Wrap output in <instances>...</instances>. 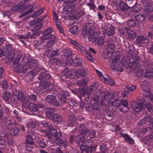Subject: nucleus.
Listing matches in <instances>:
<instances>
[{
	"label": "nucleus",
	"instance_id": "f704fd0d",
	"mask_svg": "<svg viewBox=\"0 0 153 153\" xmlns=\"http://www.w3.org/2000/svg\"><path fill=\"white\" fill-rule=\"evenodd\" d=\"M30 103L29 100L28 99V98L25 97L23 101L22 106L23 108L27 110L29 105H30Z\"/></svg>",
	"mask_w": 153,
	"mask_h": 153
},
{
	"label": "nucleus",
	"instance_id": "774afa93",
	"mask_svg": "<svg viewBox=\"0 0 153 153\" xmlns=\"http://www.w3.org/2000/svg\"><path fill=\"white\" fill-rule=\"evenodd\" d=\"M41 123L43 126L45 127H49V126H51L50 123H49L46 120H45L42 121L41 122Z\"/></svg>",
	"mask_w": 153,
	"mask_h": 153
},
{
	"label": "nucleus",
	"instance_id": "2f4dec72",
	"mask_svg": "<svg viewBox=\"0 0 153 153\" xmlns=\"http://www.w3.org/2000/svg\"><path fill=\"white\" fill-rule=\"evenodd\" d=\"M52 62L54 64H56L57 65L59 66H63V63L62 61L59 59L53 58L51 60Z\"/></svg>",
	"mask_w": 153,
	"mask_h": 153
},
{
	"label": "nucleus",
	"instance_id": "a18cd8bd",
	"mask_svg": "<svg viewBox=\"0 0 153 153\" xmlns=\"http://www.w3.org/2000/svg\"><path fill=\"white\" fill-rule=\"evenodd\" d=\"M25 141L27 144H34L33 138L31 136L29 135H28L27 136Z\"/></svg>",
	"mask_w": 153,
	"mask_h": 153
},
{
	"label": "nucleus",
	"instance_id": "de8ad7c7",
	"mask_svg": "<svg viewBox=\"0 0 153 153\" xmlns=\"http://www.w3.org/2000/svg\"><path fill=\"white\" fill-rule=\"evenodd\" d=\"M10 94L9 92H5L2 96V99L6 102L10 98Z\"/></svg>",
	"mask_w": 153,
	"mask_h": 153
},
{
	"label": "nucleus",
	"instance_id": "c85d7f7f",
	"mask_svg": "<svg viewBox=\"0 0 153 153\" xmlns=\"http://www.w3.org/2000/svg\"><path fill=\"white\" fill-rule=\"evenodd\" d=\"M31 64H32L34 66V69H36L37 71H39V69L41 68V67L38 65V60L35 59H32L30 62Z\"/></svg>",
	"mask_w": 153,
	"mask_h": 153
},
{
	"label": "nucleus",
	"instance_id": "0e129e2a",
	"mask_svg": "<svg viewBox=\"0 0 153 153\" xmlns=\"http://www.w3.org/2000/svg\"><path fill=\"white\" fill-rule=\"evenodd\" d=\"M30 32H28L26 34L22 35L19 36V39H27L28 38L30 35Z\"/></svg>",
	"mask_w": 153,
	"mask_h": 153
},
{
	"label": "nucleus",
	"instance_id": "ea45409f",
	"mask_svg": "<svg viewBox=\"0 0 153 153\" xmlns=\"http://www.w3.org/2000/svg\"><path fill=\"white\" fill-rule=\"evenodd\" d=\"M37 125V120H31L27 123V125L29 128H34Z\"/></svg>",
	"mask_w": 153,
	"mask_h": 153
},
{
	"label": "nucleus",
	"instance_id": "13d9d810",
	"mask_svg": "<svg viewBox=\"0 0 153 153\" xmlns=\"http://www.w3.org/2000/svg\"><path fill=\"white\" fill-rule=\"evenodd\" d=\"M78 29L77 27L75 25H74L70 29V32L72 34H75L77 31Z\"/></svg>",
	"mask_w": 153,
	"mask_h": 153
},
{
	"label": "nucleus",
	"instance_id": "c03bdc74",
	"mask_svg": "<svg viewBox=\"0 0 153 153\" xmlns=\"http://www.w3.org/2000/svg\"><path fill=\"white\" fill-rule=\"evenodd\" d=\"M68 103L71 106L73 107H76L77 105V103L73 99L71 98H69Z\"/></svg>",
	"mask_w": 153,
	"mask_h": 153
},
{
	"label": "nucleus",
	"instance_id": "6ab92c4d",
	"mask_svg": "<svg viewBox=\"0 0 153 153\" xmlns=\"http://www.w3.org/2000/svg\"><path fill=\"white\" fill-rule=\"evenodd\" d=\"M152 118L151 116H147L140 120L138 123V124L141 125L149 123H150V122L152 120Z\"/></svg>",
	"mask_w": 153,
	"mask_h": 153
},
{
	"label": "nucleus",
	"instance_id": "bf43d9fd",
	"mask_svg": "<svg viewBox=\"0 0 153 153\" xmlns=\"http://www.w3.org/2000/svg\"><path fill=\"white\" fill-rule=\"evenodd\" d=\"M143 71L140 69H137L135 72L136 76L138 77H140L143 74Z\"/></svg>",
	"mask_w": 153,
	"mask_h": 153
},
{
	"label": "nucleus",
	"instance_id": "37998d69",
	"mask_svg": "<svg viewBox=\"0 0 153 153\" xmlns=\"http://www.w3.org/2000/svg\"><path fill=\"white\" fill-rule=\"evenodd\" d=\"M136 36V33L133 30H131L128 32V37L130 39L135 38Z\"/></svg>",
	"mask_w": 153,
	"mask_h": 153
},
{
	"label": "nucleus",
	"instance_id": "412c9836",
	"mask_svg": "<svg viewBox=\"0 0 153 153\" xmlns=\"http://www.w3.org/2000/svg\"><path fill=\"white\" fill-rule=\"evenodd\" d=\"M84 97V102L85 103L89 104L91 101V99L90 97L88 94L86 93L85 92L83 93L82 97V99Z\"/></svg>",
	"mask_w": 153,
	"mask_h": 153
},
{
	"label": "nucleus",
	"instance_id": "864d4df0",
	"mask_svg": "<svg viewBox=\"0 0 153 153\" xmlns=\"http://www.w3.org/2000/svg\"><path fill=\"white\" fill-rule=\"evenodd\" d=\"M129 109V107L127 106H121L119 108V110L122 112L123 113H124L128 111Z\"/></svg>",
	"mask_w": 153,
	"mask_h": 153
},
{
	"label": "nucleus",
	"instance_id": "b1692460",
	"mask_svg": "<svg viewBox=\"0 0 153 153\" xmlns=\"http://www.w3.org/2000/svg\"><path fill=\"white\" fill-rule=\"evenodd\" d=\"M80 149L82 150L81 153H91L92 148L79 146Z\"/></svg>",
	"mask_w": 153,
	"mask_h": 153
},
{
	"label": "nucleus",
	"instance_id": "39448f33",
	"mask_svg": "<svg viewBox=\"0 0 153 153\" xmlns=\"http://www.w3.org/2000/svg\"><path fill=\"white\" fill-rule=\"evenodd\" d=\"M23 97V93L22 92H20L16 94L14 93L12 96L11 102L15 104H16L19 101L22 100Z\"/></svg>",
	"mask_w": 153,
	"mask_h": 153
},
{
	"label": "nucleus",
	"instance_id": "0eeeda50",
	"mask_svg": "<svg viewBox=\"0 0 153 153\" xmlns=\"http://www.w3.org/2000/svg\"><path fill=\"white\" fill-rule=\"evenodd\" d=\"M110 68L113 71L119 65L120 60L117 56H113L110 59Z\"/></svg>",
	"mask_w": 153,
	"mask_h": 153
},
{
	"label": "nucleus",
	"instance_id": "423d86ee",
	"mask_svg": "<svg viewBox=\"0 0 153 153\" xmlns=\"http://www.w3.org/2000/svg\"><path fill=\"white\" fill-rule=\"evenodd\" d=\"M99 35V32L95 31L94 30L89 28L88 33V38L89 41L94 42Z\"/></svg>",
	"mask_w": 153,
	"mask_h": 153
},
{
	"label": "nucleus",
	"instance_id": "20e7f679",
	"mask_svg": "<svg viewBox=\"0 0 153 153\" xmlns=\"http://www.w3.org/2000/svg\"><path fill=\"white\" fill-rule=\"evenodd\" d=\"M99 84L97 82H94L88 88V91L89 94L93 93L95 91H96V94L97 97H99L101 91L100 89H97V88Z\"/></svg>",
	"mask_w": 153,
	"mask_h": 153
},
{
	"label": "nucleus",
	"instance_id": "7ed1b4c3",
	"mask_svg": "<svg viewBox=\"0 0 153 153\" xmlns=\"http://www.w3.org/2000/svg\"><path fill=\"white\" fill-rule=\"evenodd\" d=\"M39 69V71L41 72V73L38 77L39 79L40 80L41 82L48 81V80L51 78V75L48 74H45L47 71L44 68L42 67Z\"/></svg>",
	"mask_w": 153,
	"mask_h": 153
},
{
	"label": "nucleus",
	"instance_id": "a19ab883",
	"mask_svg": "<svg viewBox=\"0 0 153 153\" xmlns=\"http://www.w3.org/2000/svg\"><path fill=\"white\" fill-rule=\"evenodd\" d=\"M144 11L147 13H149L152 12L153 11V5H148L145 7Z\"/></svg>",
	"mask_w": 153,
	"mask_h": 153
},
{
	"label": "nucleus",
	"instance_id": "3c124183",
	"mask_svg": "<svg viewBox=\"0 0 153 153\" xmlns=\"http://www.w3.org/2000/svg\"><path fill=\"white\" fill-rule=\"evenodd\" d=\"M104 82L105 83L111 85H113L115 84L114 81L110 79H106L104 77Z\"/></svg>",
	"mask_w": 153,
	"mask_h": 153
},
{
	"label": "nucleus",
	"instance_id": "9b49d317",
	"mask_svg": "<svg viewBox=\"0 0 153 153\" xmlns=\"http://www.w3.org/2000/svg\"><path fill=\"white\" fill-rule=\"evenodd\" d=\"M69 94L68 92L65 91H63L61 92L60 94L58 96L59 98L61 101V102L62 103H64L67 101L66 97L69 95Z\"/></svg>",
	"mask_w": 153,
	"mask_h": 153
},
{
	"label": "nucleus",
	"instance_id": "1a4fd4ad",
	"mask_svg": "<svg viewBox=\"0 0 153 153\" xmlns=\"http://www.w3.org/2000/svg\"><path fill=\"white\" fill-rule=\"evenodd\" d=\"M68 40L70 43L73 45L75 46L77 50L80 51L81 52H83V51H85V49L84 47L76 41L73 40L71 39H69Z\"/></svg>",
	"mask_w": 153,
	"mask_h": 153
},
{
	"label": "nucleus",
	"instance_id": "f03ea898",
	"mask_svg": "<svg viewBox=\"0 0 153 153\" xmlns=\"http://www.w3.org/2000/svg\"><path fill=\"white\" fill-rule=\"evenodd\" d=\"M33 6L32 5H29L26 7V5L25 4H18L13 6L11 10L12 11L19 12L20 13H23L22 14L25 15L32 12L33 10Z\"/></svg>",
	"mask_w": 153,
	"mask_h": 153
},
{
	"label": "nucleus",
	"instance_id": "49530a36",
	"mask_svg": "<svg viewBox=\"0 0 153 153\" xmlns=\"http://www.w3.org/2000/svg\"><path fill=\"white\" fill-rule=\"evenodd\" d=\"M19 132V128L17 127L12 128L10 131V134L12 136H14L17 134Z\"/></svg>",
	"mask_w": 153,
	"mask_h": 153
},
{
	"label": "nucleus",
	"instance_id": "052dcab7",
	"mask_svg": "<svg viewBox=\"0 0 153 153\" xmlns=\"http://www.w3.org/2000/svg\"><path fill=\"white\" fill-rule=\"evenodd\" d=\"M86 56L88 59L91 62H93L94 60V58L91 53L88 52H86Z\"/></svg>",
	"mask_w": 153,
	"mask_h": 153
},
{
	"label": "nucleus",
	"instance_id": "2eb2a0df",
	"mask_svg": "<svg viewBox=\"0 0 153 153\" xmlns=\"http://www.w3.org/2000/svg\"><path fill=\"white\" fill-rule=\"evenodd\" d=\"M112 41V40L110 39L108 42H107L108 44L106 48L107 50V52L108 53H109L110 54L113 53L115 49V46L114 43L111 42Z\"/></svg>",
	"mask_w": 153,
	"mask_h": 153
},
{
	"label": "nucleus",
	"instance_id": "4468645a",
	"mask_svg": "<svg viewBox=\"0 0 153 153\" xmlns=\"http://www.w3.org/2000/svg\"><path fill=\"white\" fill-rule=\"evenodd\" d=\"M136 42L139 44H145L149 42L148 39L143 36H138L136 40Z\"/></svg>",
	"mask_w": 153,
	"mask_h": 153
},
{
	"label": "nucleus",
	"instance_id": "a878e982",
	"mask_svg": "<svg viewBox=\"0 0 153 153\" xmlns=\"http://www.w3.org/2000/svg\"><path fill=\"white\" fill-rule=\"evenodd\" d=\"M121 135L124 137L125 140L127 143L132 144L134 143L132 139L127 134L121 133Z\"/></svg>",
	"mask_w": 153,
	"mask_h": 153
},
{
	"label": "nucleus",
	"instance_id": "cd10ccee",
	"mask_svg": "<svg viewBox=\"0 0 153 153\" xmlns=\"http://www.w3.org/2000/svg\"><path fill=\"white\" fill-rule=\"evenodd\" d=\"M94 42L99 45H103L105 42L104 38L103 36H101L98 38H97Z\"/></svg>",
	"mask_w": 153,
	"mask_h": 153
},
{
	"label": "nucleus",
	"instance_id": "79ce46f5",
	"mask_svg": "<svg viewBox=\"0 0 153 153\" xmlns=\"http://www.w3.org/2000/svg\"><path fill=\"white\" fill-rule=\"evenodd\" d=\"M126 88L128 90H125V93L126 94H128V91H134L136 89V86L135 85H131L126 86Z\"/></svg>",
	"mask_w": 153,
	"mask_h": 153
},
{
	"label": "nucleus",
	"instance_id": "c9c22d12",
	"mask_svg": "<svg viewBox=\"0 0 153 153\" xmlns=\"http://www.w3.org/2000/svg\"><path fill=\"white\" fill-rule=\"evenodd\" d=\"M100 150L101 153H108L107 147L105 143H102L100 145Z\"/></svg>",
	"mask_w": 153,
	"mask_h": 153
},
{
	"label": "nucleus",
	"instance_id": "680f3d73",
	"mask_svg": "<svg viewBox=\"0 0 153 153\" xmlns=\"http://www.w3.org/2000/svg\"><path fill=\"white\" fill-rule=\"evenodd\" d=\"M88 132H89L88 136L91 138H93L95 137L96 135V132L94 131L91 130L89 131L88 130Z\"/></svg>",
	"mask_w": 153,
	"mask_h": 153
},
{
	"label": "nucleus",
	"instance_id": "72a5a7b5",
	"mask_svg": "<svg viewBox=\"0 0 153 153\" xmlns=\"http://www.w3.org/2000/svg\"><path fill=\"white\" fill-rule=\"evenodd\" d=\"M61 147H66L68 146V142L65 140H62V139L59 140L58 141L55 142Z\"/></svg>",
	"mask_w": 153,
	"mask_h": 153
},
{
	"label": "nucleus",
	"instance_id": "338daca9",
	"mask_svg": "<svg viewBox=\"0 0 153 153\" xmlns=\"http://www.w3.org/2000/svg\"><path fill=\"white\" fill-rule=\"evenodd\" d=\"M75 124L69 119V120H67L65 122L64 125L65 126H70L74 125Z\"/></svg>",
	"mask_w": 153,
	"mask_h": 153
},
{
	"label": "nucleus",
	"instance_id": "4d7b16f0",
	"mask_svg": "<svg viewBox=\"0 0 153 153\" xmlns=\"http://www.w3.org/2000/svg\"><path fill=\"white\" fill-rule=\"evenodd\" d=\"M1 86L2 88L4 90L7 89L8 87V84L7 81L4 80L2 81Z\"/></svg>",
	"mask_w": 153,
	"mask_h": 153
},
{
	"label": "nucleus",
	"instance_id": "8fccbe9b",
	"mask_svg": "<svg viewBox=\"0 0 153 153\" xmlns=\"http://www.w3.org/2000/svg\"><path fill=\"white\" fill-rule=\"evenodd\" d=\"M136 24V21L134 19H130L127 22L128 25L130 27H133Z\"/></svg>",
	"mask_w": 153,
	"mask_h": 153
},
{
	"label": "nucleus",
	"instance_id": "6e6552de",
	"mask_svg": "<svg viewBox=\"0 0 153 153\" xmlns=\"http://www.w3.org/2000/svg\"><path fill=\"white\" fill-rule=\"evenodd\" d=\"M52 32V29L50 27H48L45 30L44 33H43L44 34L46 35V36H48V37L52 39L49 42V44L50 45H52L54 43V41L53 39L55 38V36L52 35L51 34Z\"/></svg>",
	"mask_w": 153,
	"mask_h": 153
},
{
	"label": "nucleus",
	"instance_id": "e2e57ef3",
	"mask_svg": "<svg viewBox=\"0 0 153 153\" xmlns=\"http://www.w3.org/2000/svg\"><path fill=\"white\" fill-rule=\"evenodd\" d=\"M27 98H28V99L29 100H31L34 101H36L37 98L36 96L34 94H32L30 95H29Z\"/></svg>",
	"mask_w": 153,
	"mask_h": 153
},
{
	"label": "nucleus",
	"instance_id": "9d476101",
	"mask_svg": "<svg viewBox=\"0 0 153 153\" xmlns=\"http://www.w3.org/2000/svg\"><path fill=\"white\" fill-rule=\"evenodd\" d=\"M143 103H140L135 102H133L131 103V108L134 111L136 112H138L140 111L143 107Z\"/></svg>",
	"mask_w": 153,
	"mask_h": 153
},
{
	"label": "nucleus",
	"instance_id": "69168bd1",
	"mask_svg": "<svg viewBox=\"0 0 153 153\" xmlns=\"http://www.w3.org/2000/svg\"><path fill=\"white\" fill-rule=\"evenodd\" d=\"M146 105L148 111L150 113L153 112V107L151 104L147 103Z\"/></svg>",
	"mask_w": 153,
	"mask_h": 153
},
{
	"label": "nucleus",
	"instance_id": "a211bd4d",
	"mask_svg": "<svg viewBox=\"0 0 153 153\" xmlns=\"http://www.w3.org/2000/svg\"><path fill=\"white\" fill-rule=\"evenodd\" d=\"M52 118L53 120L57 123H61L63 120L62 116L58 114H54L52 116Z\"/></svg>",
	"mask_w": 153,
	"mask_h": 153
},
{
	"label": "nucleus",
	"instance_id": "473e14b6",
	"mask_svg": "<svg viewBox=\"0 0 153 153\" xmlns=\"http://www.w3.org/2000/svg\"><path fill=\"white\" fill-rule=\"evenodd\" d=\"M27 110H29L31 111L36 112L37 111L38 108L36 105L32 103H30V105H29Z\"/></svg>",
	"mask_w": 153,
	"mask_h": 153
},
{
	"label": "nucleus",
	"instance_id": "7c9ffc66",
	"mask_svg": "<svg viewBox=\"0 0 153 153\" xmlns=\"http://www.w3.org/2000/svg\"><path fill=\"white\" fill-rule=\"evenodd\" d=\"M74 65L75 66H78L82 65L83 63L82 60L77 57H76L73 60Z\"/></svg>",
	"mask_w": 153,
	"mask_h": 153
},
{
	"label": "nucleus",
	"instance_id": "e433bc0d",
	"mask_svg": "<svg viewBox=\"0 0 153 153\" xmlns=\"http://www.w3.org/2000/svg\"><path fill=\"white\" fill-rule=\"evenodd\" d=\"M115 29L112 26L110 27L107 32V35L108 36L113 35L115 32Z\"/></svg>",
	"mask_w": 153,
	"mask_h": 153
},
{
	"label": "nucleus",
	"instance_id": "f8f14e48",
	"mask_svg": "<svg viewBox=\"0 0 153 153\" xmlns=\"http://www.w3.org/2000/svg\"><path fill=\"white\" fill-rule=\"evenodd\" d=\"M52 87V85L48 81L42 82L39 84V87L41 89H45L47 90H49L51 89Z\"/></svg>",
	"mask_w": 153,
	"mask_h": 153
},
{
	"label": "nucleus",
	"instance_id": "bb28decb",
	"mask_svg": "<svg viewBox=\"0 0 153 153\" xmlns=\"http://www.w3.org/2000/svg\"><path fill=\"white\" fill-rule=\"evenodd\" d=\"M56 99V97L53 95H49L47 96L45 98L46 102L51 104Z\"/></svg>",
	"mask_w": 153,
	"mask_h": 153
},
{
	"label": "nucleus",
	"instance_id": "6e6d98bb",
	"mask_svg": "<svg viewBox=\"0 0 153 153\" xmlns=\"http://www.w3.org/2000/svg\"><path fill=\"white\" fill-rule=\"evenodd\" d=\"M141 9V7L139 4H136L133 6V10L134 12H137Z\"/></svg>",
	"mask_w": 153,
	"mask_h": 153
},
{
	"label": "nucleus",
	"instance_id": "dca6fc26",
	"mask_svg": "<svg viewBox=\"0 0 153 153\" xmlns=\"http://www.w3.org/2000/svg\"><path fill=\"white\" fill-rule=\"evenodd\" d=\"M104 94V95L102 97V99H104L106 101L112 99L114 96V93L110 91L105 92Z\"/></svg>",
	"mask_w": 153,
	"mask_h": 153
},
{
	"label": "nucleus",
	"instance_id": "4be33fe9",
	"mask_svg": "<svg viewBox=\"0 0 153 153\" xmlns=\"http://www.w3.org/2000/svg\"><path fill=\"white\" fill-rule=\"evenodd\" d=\"M58 51L56 50H53L51 51L50 49L47 50L45 52V53L50 58H53L56 55L58 54Z\"/></svg>",
	"mask_w": 153,
	"mask_h": 153
},
{
	"label": "nucleus",
	"instance_id": "603ef678",
	"mask_svg": "<svg viewBox=\"0 0 153 153\" xmlns=\"http://www.w3.org/2000/svg\"><path fill=\"white\" fill-rule=\"evenodd\" d=\"M52 39L48 37V36H47L46 35L43 34L42 36L40 39V41L42 42H44L47 40H51Z\"/></svg>",
	"mask_w": 153,
	"mask_h": 153
},
{
	"label": "nucleus",
	"instance_id": "f257e3e1",
	"mask_svg": "<svg viewBox=\"0 0 153 153\" xmlns=\"http://www.w3.org/2000/svg\"><path fill=\"white\" fill-rule=\"evenodd\" d=\"M88 132V130H83L80 131V135H78L75 138V141L79 146H81L89 147H92L93 144V140L88 139L84 140V135Z\"/></svg>",
	"mask_w": 153,
	"mask_h": 153
},
{
	"label": "nucleus",
	"instance_id": "ddd939ff",
	"mask_svg": "<svg viewBox=\"0 0 153 153\" xmlns=\"http://www.w3.org/2000/svg\"><path fill=\"white\" fill-rule=\"evenodd\" d=\"M132 58L133 59H134L135 60L130 64L129 65L133 69H135L139 66V63L140 62L139 58L138 56H137L136 57L133 56Z\"/></svg>",
	"mask_w": 153,
	"mask_h": 153
},
{
	"label": "nucleus",
	"instance_id": "5fc2aeb1",
	"mask_svg": "<svg viewBox=\"0 0 153 153\" xmlns=\"http://www.w3.org/2000/svg\"><path fill=\"white\" fill-rule=\"evenodd\" d=\"M72 54V50L69 49H66L65 50L64 55L65 56H71Z\"/></svg>",
	"mask_w": 153,
	"mask_h": 153
},
{
	"label": "nucleus",
	"instance_id": "4c0bfd02",
	"mask_svg": "<svg viewBox=\"0 0 153 153\" xmlns=\"http://www.w3.org/2000/svg\"><path fill=\"white\" fill-rule=\"evenodd\" d=\"M22 56V54L20 53L18 54L16 58L14 59L12 58V60L13 64H16L18 63L20 61V59Z\"/></svg>",
	"mask_w": 153,
	"mask_h": 153
},
{
	"label": "nucleus",
	"instance_id": "5701e85b",
	"mask_svg": "<svg viewBox=\"0 0 153 153\" xmlns=\"http://www.w3.org/2000/svg\"><path fill=\"white\" fill-rule=\"evenodd\" d=\"M26 66L25 65L22 66L21 65H18L15 68V70H16L18 72H25L27 71V68H25Z\"/></svg>",
	"mask_w": 153,
	"mask_h": 153
},
{
	"label": "nucleus",
	"instance_id": "c756f323",
	"mask_svg": "<svg viewBox=\"0 0 153 153\" xmlns=\"http://www.w3.org/2000/svg\"><path fill=\"white\" fill-rule=\"evenodd\" d=\"M55 111V109L54 108H48L45 109V112L46 116L48 117H50Z\"/></svg>",
	"mask_w": 153,
	"mask_h": 153
},
{
	"label": "nucleus",
	"instance_id": "09e8293b",
	"mask_svg": "<svg viewBox=\"0 0 153 153\" xmlns=\"http://www.w3.org/2000/svg\"><path fill=\"white\" fill-rule=\"evenodd\" d=\"M44 9L43 8H41L39 10H37L36 11H34L33 12V17H36L40 15L44 11Z\"/></svg>",
	"mask_w": 153,
	"mask_h": 153
},
{
	"label": "nucleus",
	"instance_id": "aec40b11",
	"mask_svg": "<svg viewBox=\"0 0 153 153\" xmlns=\"http://www.w3.org/2000/svg\"><path fill=\"white\" fill-rule=\"evenodd\" d=\"M129 7L126 4L124 3L123 1H121L119 5L118 10L119 11L124 12Z\"/></svg>",
	"mask_w": 153,
	"mask_h": 153
},
{
	"label": "nucleus",
	"instance_id": "f3484780",
	"mask_svg": "<svg viewBox=\"0 0 153 153\" xmlns=\"http://www.w3.org/2000/svg\"><path fill=\"white\" fill-rule=\"evenodd\" d=\"M144 76L147 78H152L153 77V69L151 67H148L146 70Z\"/></svg>",
	"mask_w": 153,
	"mask_h": 153
},
{
	"label": "nucleus",
	"instance_id": "393cba45",
	"mask_svg": "<svg viewBox=\"0 0 153 153\" xmlns=\"http://www.w3.org/2000/svg\"><path fill=\"white\" fill-rule=\"evenodd\" d=\"M55 139V142L58 141V140H60L62 136V133L60 131V130L58 129L57 131H56L55 133L53 135Z\"/></svg>",
	"mask_w": 153,
	"mask_h": 153
},
{
	"label": "nucleus",
	"instance_id": "58836bf2",
	"mask_svg": "<svg viewBox=\"0 0 153 153\" xmlns=\"http://www.w3.org/2000/svg\"><path fill=\"white\" fill-rule=\"evenodd\" d=\"M135 18L137 21L140 22H144L145 20V17L141 14H138L136 16Z\"/></svg>",
	"mask_w": 153,
	"mask_h": 153
}]
</instances>
